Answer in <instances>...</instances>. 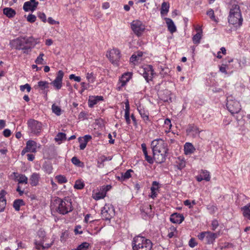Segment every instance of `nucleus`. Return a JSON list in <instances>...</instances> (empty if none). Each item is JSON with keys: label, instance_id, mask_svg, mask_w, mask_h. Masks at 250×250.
<instances>
[{"label": "nucleus", "instance_id": "nucleus-42", "mask_svg": "<svg viewBox=\"0 0 250 250\" xmlns=\"http://www.w3.org/2000/svg\"><path fill=\"white\" fill-rule=\"evenodd\" d=\"M52 110L53 112L58 116H59L61 114V109L60 107L56 105L55 104H53L52 105Z\"/></svg>", "mask_w": 250, "mask_h": 250}, {"label": "nucleus", "instance_id": "nucleus-28", "mask_svg": "<svg viewBox=\"0 0 250 250\" xmlns=\"http://www.w3.org/2000/svg\"><path fill=\"white\" fill-rule=\"evenodd\" d=\"M103 100V97L101 96L90 98L88 100V105L90 107H92L98 101Z\"/></svg>", "mask_w": 250, "mask_h": 250}, {"label": "nucleus", "instance_id": "nucleus-29", "mask_svg": "<svg viewBox=\"0 0 250 250\" xmlns=\"http://www.w3.org/2000/svg\"><path fill=\"white\" fill-rule=\"evenodd\" d=\"M3 14L9 18H13L16 14L15 10L9 7L4 8L3 10Z\"/></svg>", "mask_w": 250, "mask_h": 250}, {"label": "nucleus", "instance_id": "nucleus-64", "mask_svg": "<svg viewBox=\"0 0 250 250\" xmlns=\"http://www.w3.org/2000/svg\"><path fill=\"white\" fill-rule=\"evenodd\" d=\"M207 234V231L202 232L198 235V237L200 240H203L204 238H206Z\"/></svg>", "mask_w": 250, "mask_h": 250}, {"label": "nucleus", "instance_id": "nucleus-32", "mask_svg": "<svg viewBox=\"0 0 250 250\" xmlns=\"http://www.w3.org/2000/svg\"><path fill=\"white\" fill-rule=\"evenodd\" d=\"M25 205L24 202L22 199H16L13 202V208L16 211H19L20 207Z\"/></svg>", "mask_w": 250, "mask_h": 250}, {"label": "nucleus", "instance_id": "nucleus-51", "mask_svg": "<svg viewBox=\"0 0 250 250\" xmlns=\"http://www.w3.org/2000/svg\"><path fill=\"white\" fill-rule=\"evenodd\" d=\"M4 144H0V153L2 155H5L7 152L8 150L6 147L4 146Z\"/></svg>", "mask_w": 250, "mask_h": 250}, {"label": "nucleus", "instance_id": "nucleus-40", "mask_svg": "<svg viewBox=\"0 0 250 250\" xmlns=\"http://www.w3.org/2000/svg\"><path fill=\"white\" fill-rule=\"evenodd\" d=\"M66 138V134L65 133L59 132L57 134L55 138V140H56V142H58L65 140Z\"/></svg>", "mask_w": 250, "mask_h": 250}, {"label": "nucleus", "instance_id": "nucleus-49", "mask_svg": "<svg viewBox=\"0 0 250 250\" xmlns=\"http://www.w3.org/2000/svg\"><path fill=\"white\" fill-rule=\"evenodd\" d=\"M20 88L21 91H24L25 89H26L28 92H29L31 89L30 85L28 83L21 85Z\"/></svg>", "mask_w": 250, "mask_h": 250}, {"label": "nucleus", "instance_id": "nucleus-5", "mask_svg": "<svg viewBox=\"0 0 250 250\" xmlns=\"http://www.w3.org/2000/svg\"><path fill=\"white\" fill-rule=\"evenodd\" d=\"M151 147L153 153L168 152V149L167 143L162 139H157L152 141Z\"/></svg>", "mask_w": 250, "mask_h": 250}, {"label": "nucleus", "instance_id": "nucleus-45", "mask_svg": "<svg viewBox=\"0 0 250 250\" xmlns=\"http://www.w3.org/2000/svg\"><path fill=\"white\" fill-rule=\"evenodd\" d=\"M44 54L43 53H41L39 56L37 58L35 62L36 64H43V57L44 56Z\"/></svg>", "mask_w": 250, "mask_h": 250}, {"label": "nucleus", "instance_id": "nucleus-41", "mask_svg": "<svg viewBox=\"0 0 250 250\" xmlns=\"http://www.w3.org/2000/svg\"><path fill=\"white\" fill-rule=\"evenodd\" d=\"M55 178L57 179L58 182L60 184L65 183L67 181L66 178L62 175L56 176Z\"/></svg>", "mask_w": 250, "mask_h": 250}, {"label": "nucleus", "instance_id": "nucleus-50", "mask_svg": "<svg viewBox=\"0 0 250 250\" xmlns=\"http://www.w3.org/2000/svg\"><path fill=\"white\" fill-rule=\"evenodd\" d=\"M228 67V65L226 64H222L220 67H219V71L225 74H227L228 72L227 71L226 69Z\"/></svg>", "mask_w": 250, "mask_h": 250}, {"label": "nucleus", "instance_id": "nucleus-3", "mask_svg": "<svg viewBox=\"0 0 250 250\" xmlns=\"http://www.w3.org/2000/svg\"><path fill=\"white\" fill-rule=\"evenodd\" d=\"M228 21L230 24L233 25L236 27H239L242 25L243 19L238 5L233 4L232 5L230 9Z\"/></svg>", "mask_w": 250, "mask_h": 250}, {"label": "nucleus", "instance_id": "nucleus-2", "mask_svg": "<svg viewBox=\"0 0 250 250\" xmlns=\"http://www.w3.org/2000/svg\"><path fill=\"white\" fill-rule=\"evenodd\" d=\"M53 208L59 213L65 215L73 210L71 200L68 197L57 198L53 202Z\"/></svg>", "mask_w": 250, "mask_h": 250}, {"label": "nucleus", "instance_id": "nucleus-58", "mask_svg": "<svg viewBox=\"0 0 250 250\" xmlns=\"http://www.w3.org/2000/svg\"><path fill=\"white\" fill-rule=\"evenodd\" d=\"M69 78L70 80L74 79V81L80 82L81 80V78L79 76H76L74 74H71L69 75Z\"/></svg>", "mask_w": 250, "mask_h": 250}, {"label": "nucleus", "instance_id": "nucleus-7", "mask_svg": "<svg viewBox=\"0 0 250 250\" xmlns=\"http://www.w3.org/2000/svg\"><path fill=\"white\" fill-rule=\"evenodd\" d=\"M101 214L103 219L110 221L115 215L114 207L111 205L105 204L102 210Z\"/></svg>", "mask_w": 250, "mask_h": 250}, {"label": "nucleus", "instance_id": "nucleus-46", "mask_svg": "<svg viewBox=\"0 0 250 250\" xmlns=\"http://www.w3.org/2000/svg\"><path fill=\"white\" fill-rule=\"evenodd\" d=\"M105 196V193L104 192H97L93 196V198L96 200L103 199Z\"/></svg>", "mask_w": 250, "mask_h": 250}, {"label": "nucleus", "instance_id": "nucleus-17", "mask_svg": "<svg viewBox=\"0 0 250 250\" xmlns=\"http://www.w3.org/2000/svg\"><path fill=\"white\" fill-rule=\"evenodd\" d=\"M196 179L198 182H201L203 180L207 182L209 181L210 180L209 173L206 170H201L200 174L196 176Z\"/></svg>", "mask_w": 250, "mask_h": 250}, {"label": "nucleus", "instance_id": "nucleus-35", "mask_svg": "<svg viewBox=\"0 0 250 250\" xmlns=\"http://www.w3.org/2000/svg\"><path fill=\"white\" fill-rule=\"evenodd\" d=\"M169 4L166 2H163L162 4L161 14L164 15L167 14L168 12Z\"/></svg>", "mask_w": 250, "mask_h": 250}, {"label": "nucleus", "instance_id": "nucleus-22", "mask_svg": "<svg viewBox=\"0 0 250 250\" xmlns=\"http://www.w3.org/2000/svg\"><path fill=\"white\" fill-rule=\"evenodd\" d=\"M170 92L168 90H164L163 93H159L160 99L165 102L170 103L172 102L171 98L170 97Z\"/></svg>", "mask_w": 250, "mask_h": 250}, {"label": "nucleus", "instance_id": "nucleus-39", "mask_svg": "<svg viewBox=\"0 0 250 250\" xmlns=\"http://www.w3.org/2000/svg\"><path fill=\"white\" fill-rule=\"evenodd\" d=\"M89 244L87 242H83L76 249L72 250H87Z\"/></svg>", "mask_w": 250, "mask_h": 250}, {"label": "nucleus", "instance_id": "nucleus-33", "mask_svg": "<svg viewBox=\"0 0 250 250\" xmlns=\"http://www.w3.org/2000/svg\"><path fill=\"white\" fill-rule=\"evenodd\" d=\"M36 88H39L41 90H44L49 87V83L46 81H39L37 85H35Z\"/></svg>", "mask_w": 250, "mask_h": 250}, {"label": "nucleus", "instance_id": "nucleus-8", "mask_svg": "<svg viewBox=\"0 0 250 250\" xmlns=\"http://www.w3.org/2000/svg\"><path fill=\"white\" fill-rule=\"evenodd\" d=\"M227 107L232 115L238 113L241 109L239 102L230 99L227 100Z\"/></svg>", "mask_w": 250, "mask_h": 250}, {"label": "nucleus", "instance_id": "nucleus-1", "mask_svg": "<svg viewBox=\"0 0 250 250\" xmlns=\"http://www.w3.org/2000/svg\"><path fill=\"white\" fill-rule=\"evenodd\" d=\"M35 39L32 37H30L18 38L13 40L10 43L16 49L21 50L23 53L28 54L31 51Z\"/></svg>", "mask_w": 250, "mask_h": 250}, {"label": "nucleus", "instance_id": "nucleus-62", "mask_svg": "<svg viewBox=\"0 0 250 250\" xmlns=\"http://www.w3.org/2000/svg\"><path fill=\"white\" fill-rule=\"evenodd\" d=\"M146 160L149 164H152L154 163V158L150 156L147 155L145 157Z\"/></svg>", "mask_w": 250, "mask_h": 250}, {"label": "nucleus", "instance_id": "nucleus-11", "mask_svg": "<svg viewBox=\"0 0 250 250\" xmlns=\"http://www.w3.org/2000/svg\"><path fill=\"white\" fill-rule=\"evenodd\" d=\"M64 73L62 70H59L57 74V76L55 80L53 81L50 84H52L56 89L59 90L61 88L62 83V78Z\"/></svg>", "mask_w": 250, "mask_h": 250}, {"label": "nucleus", "instance_id": "nucleus-61", "mask_svg": "<svg viewBox=\"0 0 250 250\" xmlns=\"http://www.w3.org/2000/svg\"><path fill=\"white\" fill-rule=\"evenodd\" d=\"M219 226V223L216 220H214L212 221L211 227L213 230H215Z\"/></svg>", "mask_w": 250, "mask_h": 250}, {"label": "nucleus", "instance_id": "nucleus-56", "mask_svg": "<svg viewBox=\"0 0 250 250\" xmlns=\"http://www.w3.org/2000/svg\"><path fill=\"white\" fill-rule=\"evenodd\" d=\"M207 208L209 211V212L211 214L214 213L217 209V208L215 206H214L213 205H208L207 206Z\"/></svg>", "mask_w": 250, "mask_h": 250}, {"label": "nucleus", "instance_id": "nucleus-43", "mask_svg": "<svg viewBox=\"0 0 250 250\" xmlns=\"http://www.w3.org/2000/svg\"><path fill=\"white\" fill-rule=\"evenodd\" d=\"M133 171L131 169L127 170L124 174L123 173L121 178V180H125L129 179L131 177L130 173Z\"/></svg>", "mask_w": 250, "mask_h": 250}, {"label": "nucleus", "instance_id": "nucleus-57", "mask_svg": "<svg viewBox=\"0 0 250 250\" xmlns=\"http://www.w3.org/2000/svg\"><path fill=\"white\" fill-rule=\"evenodd\" d=\"M188 245L190 247L194 248L197 245V243H196L195 239L191 238L189 241Z\"/></svg>", "mask_w": 250, "mask_h": 250}, {"label": "nucleus", "instance_id": "nucleus-30", "mask_svg": "<svg viewBox=\"0 0 250 250\" xmlns=\"http://www.w3.org/2000/svg\"><path fill=\"white\" fill-rule=\"evenodd\" d=\"M217 237V233L207 231L206 239L208 244H212Z\"/></svg>", "mask_w": 250, "mask_h": 250}, {"label": "nucleus", "instance_id": "nucleus-21", "mask_svg": "<svg viewBox=\"0 0 250 250\" xmlns=\"http://www.w3.org/2000/svg\"><path fill=\"white\" fill-rule=\"evenodd\" d=\"M15 179L16 181L18 182V184H27L28 183L27 177L23 174H19L18 173H14Z\"/></svg>", "mask_w": 250, "mask_h": 250}, {"label": "nucleus", "instance_id": "nucleus-26", "mask_svg": "<svg viewBox=\"0 0 250 250\" xmlns=\"http://www.w3.org/2000/svg\"><path fill=\"white\" fill-rule=\"evenodd\" d=\"M138 110L145 123L149 121V113L148 111L145 110L144 108L140 107L138 108Z\"/></svg>", "mask_w": 250, "mask_h": 250}, {"label": "nucleus", "instance_id": "nucleus-53", "mask_svg": "<svg viewBox=\"0 0 250 250\" xmlns=\"http://www.w3.org/2000/svg\"><path fill=\"white\" fill-rule=\"evenodd\" d=\"M125 121L127 125H129L131 123L130 120L129 118V111L127 110H125Z\"/></svg>", "mask_w": 250, "mask_h": 250}, {"label": "nucleus", "instance_id": "nucleus-38", "mask_svg": "<svg viewBox=\"0 0 250 250\" xmlns=\"http://www.w3.org/2000/svg\"><path fill=\"white\" fill-rule=\"evenodd\" d=\"M71 162L74 165H75L76 166L81 167H83V163L80 161V160L78 159L76 157H73L71 159Z\"/></svg>", "mask_w": 250, "mask_h": 250}, {"label": "nucleus", "instance_id": "nucleus-24", "mask_svg": "<svg viewBox=\"0 0 250 250\" xmlns=\"http://www.w3.org/2000/svg\"><path fill=\"white\" fill-rule=\"evenodd\" d=\"M165 21L167 24L168 30L172 34L175 32L176 31V27L173 21L168 18H166Z\"/></svg>", "mask_w": 250, "mask_h": 250}, {"label": "nucleus", "instance_id": "nucleus-6", "mask_svg": "<svg viewBox=\"0 0 250 250\" xmlns=\"http://www.w3.org/2000/svg\"><path fill=\"white\" fill-rule=\"evenodd\" d=\"M27 125L31 133L39 135L41 132L42 128V123L31 119L28 121Z\"/></svg>", "mask_w": 250, "mask_h": 250}, {"label": "nucleus", "instance_id": "nucleus-55", "mask_svg": "<svg viewBox=\"0 0 250 250\" xmlns=\"http://www.w3.org/2000/svg\"><path fill=\"white\" fill-rule=\"evenodd\" d=\"M38 16L43 22H45L47 20L46 15L44 13L39 12Z\"/></svg>", "mask_w": 250, "mask_h": 250}, {"label": "nucleus", "instance_id": "nucleus-60", "mask_svg": "<svg viewBox=\"0 0 250 250\" xmlns=\"http://www.w3.org/2000/svg\"><path fill=\"white\" fill-rule=\"evenodd\" d=\"M16 191L19 193L20 196H22L24 193V189H21L20 184H18Z\"/></svg>", "mask_w": 250, "mask_h": 250}, {"label": "nucleus", "instance_id": "nucleus-44", "mask_svg": "<svg viewBox=\"0 0 250 250\" xmlns=\"http://www.w3.org/2000/svg\"><path fill=\"white\" fill-rule=\"evenodd\" d=\"M86 78L89 83H93L95 80V78L94 76V74L93 72L87 73L86 74Z\"/></svg>", "mask_w": 250, "mask_h": 250}, {"label": "nucleus", "instance_id": "nucleus-27", "mask_svg": "<svg viewBox=\"0 0 250 250\" xmlns=\"http://www.w3.org/2000/svg\"><path fill=\"white\" fill-rule=\"evenodd\" d=\"M195 150V148L191 143H186L184 146L185 153L186 155L193 153Z\"/></svg>", "mask_w": 250, "mask_h": 250}, {"label": "nucleus", "instance_id": "nucleus-10", "mask_svg": "<svg viewBox=\"0 0 250 250\" xmlns=\"http://www.w3.org/2000/svg\"><path fill=\"white\" fill-rule=\"evenodd\" d=\"M106 55L113 63H117L121 57L120 52L117 48H113L107 52Z\"/></svg>", "mask_w": 250, "mask_h": 250}, {"label": "nucleus", "instance_id": "nucleus-16", "mask_svg": "<svg viewBox=\"0 0 250 250\" xmlns=\"http://www.w3.org/2000/svg\"><path fill=\"white\" fill-rule=\"evenodd\" d=\"M132 75V73L131 72L125 73L122 75L121 78L120 79L121 85L119 86L117 88L118 90H120L122 87L124 86L131 79Z\"/></svg>", "mask_w": 250, "mask_h": 250}, {"label": "nucleus", "instance_id": "nucleus-37", "mask_svg": "<svg viewBox=\"0 0 250 250\" xmlns=\"http://www.w3.org/2000/svg\"><path fill=\"white\" fill-rule=\"evenodd\" d=\"M176 167L178 169L181 170L186 166V162L183 159H178V161H176Z\"/></svg>", "mask_w": 250, "mask_h": 250}, {"label": "nucleus", "instance_id": "nucleus-34", "mask_svg": "<svg viewBox=\"0 0 250 250\" xmlns=\"http://www.w3.org/2000/svg\"><path fill=\"white\" fill-rule=\"evenodd\" d=\"M202 30H200L192 38V41L194 44H199L202 38Z\"/></svg>", "mask_w": 250, "mask_h": 250}, {"label": "nucleus", "instance_id": "nucleus-23", "mask_svg": "<svg viewBox=\"0 0 250 250\" xmlns=\"http://www.w3.org/2000/svg\"><path fill=\"white\" fill-rule=\"evenodd\" d=\"M37 147V143L33 140H29L26 142V149L30 152L35 153L36 152Z\"/></svg>", "mask_w": 250, "mask_h": 250}, {"label": "nucleus", "instance_id": "nucleus-20", "mask_svg": "<svg viewBox=\"0 0 250 250\" xmlns=\"http://www.w3.org/2000/svg\"><path fill=\"white\" fill-rule=\"evenodd\" d=\"M6 192L4 190H1L0 192V212L4 211L6 205V200L5 197Z\"/></svg>", "mask_w": 250, "mask_h": 250}, {"label": "nucleus", "instance_id": "nucleus-47", "mask_svg": "<svg viewBox=\"0 0 250 250\" xmlns=\"http://www.w3.org/2000/svg\"><path fill=\"white\" fill-rule=\"evenodd\" d=\"M207 15L213 21H216L214 13V11L212 9H209L207 12Z\"/></svg>", "mask_w": 250, "mask_h": 250}, {"label": "nucleus", "instance_id": "nucleus-25", "mask_svg": "<svg viewBox=\"0 0 250 250\" xmlns=\"http://www.w3.org/2000/svg\"><path fill=\"white\" fill-rule=\"evenodd\" d=\"M40 176L39 174L33 173L30 176V181L32 186H36L38 185Z\"/></svg>", "mask_w": 250, "mask_h": 250}, {"label": "nucleus", "instance_id": "nucleus-14", "mask_svg": "<svg viewBox=\"0 0 250 250\" xmlns=\"http://www.w3.org/2000/svg\"><path fill=\"white\" fill-rule=\"evenodd\" d=\"M47 238H45V239L41 240V241L40 242H38V241H36L34 243H35L36 249H37V250H41V249L44 250L45 249H47V248L51 247V246L54 243V240H52L50 241V243H45L44 244V243L45 242L47 241Z\"/></svg>", "mask_w": 250, "mask_h": 250}, {"label": "nucleus", "instance_id": "nucleus-9", "mask_svg": "<svg viewBox=\"0 0 250 250\" xmlns=\"http://www.w3.org/2000/svg\"><path fill=\"white\" fill-rule=\"evenodd\" d=\"M133 32L137 36H140L145 29V26L142 21L138 20L133 21L131 24Z\"/></svg>", "mask_w": 250, "mask_h": 250}, {"label": "nucleus", "instance_id": "nucleus-52", "mask_svg": "<svg viewBox=\"0 0 250 250\" xmlns=\"http://www.w3.org/2000/svg\"><path fill=\"white\" fill-rule=\"evenodd\" d=\"M159 183L156 181H153L152 184V187L150 188L151 190L156 191L159 189Z\"/></svg>", "mask_w": 250, "mask_h": 250}, {"label": "nucleus", "instance_id": "nucleus-36", "mask_svg": "<svg viewBox=\"0 0 250 250\" xmlns=\"http://www.w3.org/2000/svg\"><path fill=\"white\" fill-rule=\"evenodd\" d=\"M177 233L176 228L173 226L169 228L168 229V233L167 236L169 238H171L174 236H175Z\"/></svg>", "mask_w": 250, "mask_h": 250}, {"label": "nucleus", "instance_id": "nucleus-13", "mask_svg": "<svg viewBox=\"0 0 250 250\" xmlns=\"http://www.w3.org/2000/svg\"><path fill=\"white\" fill-rule=\"evenodd\" d=\"M38 4L39 2L36 0H30L24 2L23 9L26 12L29 11L33 12L36 9Z\"/></svg>", "mask_w": 250, "mask_h": 250}, {"label": "nucleus", "instance_id": "nucleus-18", "mask_svg": "<svg viewBox=\"0 0 250 250\" xmlns=\"http://www.w3.org/2000/svg\"><path fill=\"white\" fill-rule=\"evenodd\" d=\"M184 220V217L183 214L174 213L172 214L170 217V220L173 223L180 224Z\"/></svg>", "mask_w": 250, "mask_h": 250}, {"label": "nucleus", "instance_id": "nucleus-31", "mask_svg": "<svg viewBox=\"0 0 250 250\" xmlns=\"http://www.w3.org/2000/svg\"><path fill=\"white\" fill-rule=\"evenodd\" d=\"M241 210L244 216L250 220V203L242 208Z\"/></svg>", "mask_w": 250, "mask_h": 250}, {"label": "nucleus", "instance_id": "nucleus-48", "mask_svg": "<svg viewBox=\"0 0 250 250\" xmlns=\"http://www.w3.org/2000/svg\"><path fill=\"white\" fill-rule=\"evenodd\" d=\"M84 184L81 182L77 181L74 185V188L78 189H82L84 188Z\"/></svg>", "mask_w": 250, "mask_h": 250}, {"label": "nucleus", "instance_id": "nucleus-4", "mask_svg": "<svg viewBox=\"0 0 250 250\" xmlns=\"http://www.w3.org/2000/svg\"><path fill=\"white\" fill-rule=\"evenodd\" d=\"M152 245L149 239L139 235L135 236L132 242L133 250H151Z\"/></svg>", "mask_w": 250, "mask_h": 250}, {"label": "nucleus", "instance_id": "nucleus-59", "mask_svg": "<svg viewBox=\"0 0 250 250\" xmlns=\"http://www.w3.org/2000/svg\"><path fill=\"white\" fill-rule=\"evenodd\" d=\"M81 229H82V227L80 225L76 226L75 229H74V232H75V234H82L83 231L81 230Z\"/></svg>", "mask_w": 250, "mask_h": 250}, {"label": "nucleus", "instance_id": "nucleus-54", "mask_svg": "<svg viewBox=\"0 0 250 250\" xmlns=\"http://www.w3.org/2000/svg\"><path fill=\"white\" fill-rule=\"evenodd\" d=\"M36 20V17L33 14H29L27 18V21L31 23L34 22Z\"/></svg>", "mask_w": 250, "mask_h": 250}, {"label": "nucleus", "instance_id": "nucleus-12", "mask_svg": "<svg viewBox=\"0 0 250 250\" xmlns=\"http://www.w3.org/2000/svg\"><path fill=\"white\" fill-rule=\"evenodd\" d=\"M201 130L194 124H190L188 126L186 130L187 135L191 136L193 138L199 136Z\"/></svg>", "mask_w": 250, "mask_h": 250}, {"label": "nucleus", "instance_id": "nucleus-63", "mask_svg": "<svg viewBox=\"0 0 250 250\" xmlns=\"http://www.w3.org/2000/svg\"><path fill=\"white\" fill-rule=\"evenodd\" d=\"M38 234L39 236L41 238V240H45V238H47V237H45V232L43 230H39Z\"/></svg>", "mask_w": 250, "mask_h": 250}, {"label": "nucleus", "instance_id": "nucleus-19", "mask_svg": "<svg viewBox=\"0 0 250 250\" xmlns=\"http://www.w3.org/2000/svg\"><path fill=\"white\" fill-rule=\"evenodd\" d=\"M168 152L153 153V158L157 163L161 164L166 160V157Z\"/></svg>", "mask_w": 250, "mask_h": 250}, {"label": "nucleus", "instance_id": "nucleus-15", "mask_svg": "<svg viewBox=\"0 0 250 250\" xmlns=\"http://www.w3.org/2000/svg\"><path fill=\"white\" fill-rule=\"evenodd\" d=\"M154 75V70L151 65H149L144 69L143 76L147 82L151 81Z\"/></svg>", "mask_w": 250, "mask_h": 250}]
</instances>
